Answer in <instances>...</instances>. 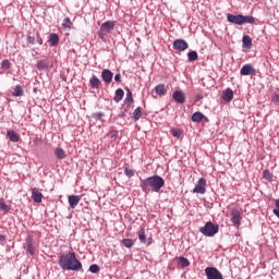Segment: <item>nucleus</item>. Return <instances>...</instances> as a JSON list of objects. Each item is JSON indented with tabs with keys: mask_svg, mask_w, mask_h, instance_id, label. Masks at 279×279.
Returning <instances> with one entry per match:
<instances>
[{
	"mask_svg": "<svg viewBox=\"0 0 279 279\" xmlns=\"http://www.w3.org/2000/svg\"><path fill=\"white\" fill-rule=\"evenodd\" d=\"M162 186H165V179L157 174L141 180L140 183V187L145 195H149L151 191L153 193H160V189H162Z\"/></svg>",
	"mask_w": 279,
	"mask_h": 279,
	"instance_id": "obj_1",
	"label": "nucleus"
},
{
	"mask_svg": "<svg viewBox=\"0 0 279 279\" xmlns=\"http://www.w3.org/2000/svg\"><path fill=\"white\" fill-rule=\"evenodd\" d=\"M59 267L66 271H82V262L77 259L75 252L61 254L58 262Z\"/></svg>",
	"mask_w": 279,
	"mask_h": 279,
	"instance_id": "obj_2",
	"label": "nucleus"
},
{
	"mask_svg": "<svg viewBox=\"0 0 279 279\" xmlns=\"http://www.w3.org/2000/svg\"><path fill=\"white\" fill-rule=\"evenodd\" d=\"M219 232V225L213 223V221H208L204 227L199 229V233L204 234V236H215Z\"/></svg>",
	"mask_w": 279,
	"mask_h": 279,
	"instance_id": "obj_3",
	"label": "nucleus"
},
{
	"mask_svg": "<svg viewBox=\"0 0 279 279\" xmlns=\"http://www.w3.org/2000/svg\"><path fill=\"white\" fill-rule=\"evenodd\" d=\"M243 217L241 216V211L236 208L231 210V222L235 228L241 226V220Z\"/></svg>",
	"mask_w": 279,
	"mask_h": 279,
	"instance_id": "obj_4",
	"label": "nucleus"
},
{
	"mask_svg": "<svg viewBox=\"0 0 279 279\" xmlns=\"http://www.w3.org/2000/svg\"><path fill=\"white\" fill-rule=\"evenodd\" d=\"M36 68L38 69V71H47L49 69H53V61H51L50 59L39 60L37 61Z\"/></svg>",
	"mask_w": 279,
	"mask_h": 279,
	"instance_id": "obj_5",
	"label": "nucleus"
},
{
	"mask_svg": "<svg viewBox=\"0 0 279 279\" xmlns=\"http://www.w3.org/2000/svg\"><path fill=\"white\" fill-rule=\"evenodd\" d=\"M193 193H197L199 195H204L206 193V179L201 178L195 187L193 189Z\"/></svg>",
	"mask_w": 279,
	"mask_h": 279,
	"instance_id": "obj_6",
	"label": "nucleus"
},
{
	"mask_svg": "<svg viewBox=\"0 0 279 279\" xmlns=\"http://www.w3.org/2000/svg\"><path fill=\"white\" fill-rule=\"evenodd\" d=\"M172 47L175 51H186L189 49V43L184 39H175Z\"/></svg>",
	"mask_w": 279,
	"mask_h": 279,
	"instance_id": "obj_7",
	"label": "nucleus"
},
{
	"mask_svg": "<svg viewBox=\"0 0 279 279\" xmlns=\"http://www.w3.org/2000/svg\"><path fill=\"white\" fill-rule=\"evenodd\" d=\"M227 20L229 23H232L233 25H243V14H231L229 13L227 15Z\"/></svg>",
	"mask_w": 279,
	"mask_h": 279,
	"instance_id": "obj_8",
	"label": "nucleus"
},
{
	"mask_svg": "<svg viewBox=\"0 0 279 279\" xmlns=\"http://www.w3.org/2000/svg\"><path fill=\"white\" fill-rule=\"evenodd\" d=\"M138 240L144 245H151V239H147V235L145 234V228H141L137 232Z\"/></svg>",
	"mask_w": 279,
	"mask_h": 279,
	"instance_id": "obj_9",
	"label": "nucleus"
},
{
	"mask_svg": "<svg viewBox=\"0 0 279 279\" xmlns=\"http://www.w3.org/2000/svg\"><path fill=\"white\" fill-rule=\"evenodd\" d=\"M241 75H256V69L252 64H244L240 70Z\"/></svg>",
	"mask_w": 279,
	"mask_h": 279,
	"instance_id": "obj_10",
	"label": "nucleus"
},
{
	"mask_svg": "<svg viewBox=\"0 0 279 279\" xmlns=\"http://www.w3.org/2000/svg\"><path fill=\"white\" fill-rule=\"evenodd\" d=\"M172 99H174L175 104H185L186 96L182 93V90H174L172 94Z\"/></svg>",
	"mask_w": 279,
	"mask_h": 279,
	"instance_id": "obj_11",
	"label": "nucleus"
},
{
	"mask_svg": "<svg viewBox=\"0 0 279 279\" xmlns=\"http://www.w3.org/2000/svg\"><path fill=\"white\" fill-rule=\"evenodd\" d=\"M221 99L226 101L227 104H230L234 99V92H232L231 88H227L222 92Z\"/></svg>",
	"mask_w": 279,
	"mask_h": 279,
	"instance_id": "obj_12",
	"label": "nucleus"
},
{
	"mask_svg": "<svg viewBox=\"0 0 279 279\" xmlns=\"http://www.w3.org/2000/svg\"><path fill=\"white\" fill-rule=\"evenodd\" d=\"M114 76V74L112 73V71L108 70V69H105L102 70L101 72V77H102V81L106 83V84H110V82H112V77Z\"/></svg>",
	"mask_w": 279,
	"mask_h": 279,
	"instance_id": "obj_13",
	"label": "nucleus"
},
{
	"mask_svg": "<svg viewBox=\"0 0 279 279\" xmlns=\"http://www.w3.org/2000/svg\"><path fill=\"white\" fill-rule=\"evenodd\" d=\"M101 32H106L107 34H110L114 29V22L113 21H107L101 24L100 26Z\"/></svg>",
	"mask_w": 279,
	"mask_h": 279,
	"instance_id": "obj_14",
	"label": "nucleus"
},
{
	"mask_svg": "<svg viewBox=\"0 0 279 279\" xmlns=\"http://www.w3.org/2000/svg\"><path fill=\"white\" fill-rule=\"evenodd\" d=\"M32 198L35 202V204H40L43 202V193L38 191V189L33 187L32 189Z\"/></svg>",
	"mask_w": 279,
	"mask_h": 279,
	"instance_id": "obj_15",
	"label": "nucleus"
},
{
	"mask_svg": "<svg viewBox=\"0 0 279 279\" xmlns=\"http://www.w3.org/2000/svg\"><path fill=\"white\" fill-rule=\"evenodd\" d=\"M99 86H101V81L99 80V77H97V75H93L89 78V87L94 89H98Z\"/></svg>",
	"mask_w": 279,
	"mask_h": 279,
	"instance_id": "obj_16",
	"label": "nucleus"
},
{
	"mask_svg": "<svg viewBox=\"0 0 279 279\" xmlns=\"http://www.w3.org/2000/svg\"><path fill=\"white\" fill-rule=\"evenodd\" d=\"M82 199V197L77 196V195H70L68 198L70 208H76L77 204H80V201Z\"/></svg>",
	"mask_w": 279,
	"mask_h": 279,
	"instance_id": "obj_17",
	"label": "nucleus"
},
{
	"mask_svg": "<svg viewBox=\"0 0 279 279\" xmlns=\"http://www.w3.org/2000/svg\"><path fill=\"white\" fill-rule=\"evenodd\" d=\"M50 47H56V45H58V43H60V37L58 36V34L52 33L49 36V40H48Z\"/></svg>",
	"mask_w": 279,
	"mask_h": 279,
	"instance_id": "obj_18",
	"label": "nucleus"
},
{
	"mask_svg": "<svg viewBox=\"0 0 279 279\" xmlns=\"http://www.w3.org/2000/svg\"><path fill=\"white\" fill-rule=\"evenodd\" d=\"M123 97H125V92H123L122 88H118L116 90V95L113 97V101H116V104H119L123 99Z\"/></svg>",
	"mask_w": 279,
	"mask_h": 279,
	"instance_id": "obj_19",
	"label": "nucleus"
},
{
	"mask_svg": "<svg viewBox=\"0 0 279 279\" xmlns=\"http://www.w3.org/2000/svg\"><path fill=\"white\" fill-rule=\"evenodd\" d=\"M206 119V117L204 116V113L196 111L192 114V121L193 123H202V120Z\"/></svg>",
	"mask_w": 279,
	"mask_h": 279,
	"instance_id": "obj_20",
	"label": "nucleus"
},
{
	"mask_svg": "<svg viewBox=\"0 0 279 279\" xmlns=\"http://www.w3.org/2000/svg\"><path fill=\"white\" fill-rule=\"evenodd\" d=\"M54 156L59 159V160H64V158H66V151H64V149H62V147H57L54 149Z\"/></svg>",
	"mask_w": 279,
	"mask_h": 279,
	"instance_id": "obj_21",
	"label": "nucleus"
},
{
	"mask_svg": "<svg viewBox=\"0 0 279 279\" xmlns=\"http://www.w3.org/2000/svg\"><path fill=\"white\" fill-rule=\"evenodd\" d=\"M177 263L179 267H182L184 269L185 267H189L191 265V262L186 257H178Z\"/></svg>",
	"mask_w": 279,
	"mask_h": 279,
	"instance_id": "obj_22",
	"label": "nucleus"
},
{
	"mask_svg": "<svg viewBox=\"0 0 279 279\" xmlns=\"http://www.w3.org/2000/svg\"><path fill=\"white\" fill-rule=\"evenodd\" d=\"M156 95L163 96L167 95V88L165 87V84H159L155 87Z\"/></svg>",
	"mask_w": 279,
	"mask_h": 279,
	"instance_id": "obj_23",
	"label": "nucleus"
},
{
	"mask_svg": "<svg viewBox=\"0 0 279 279\" xmlns=\"http://www.w3.org/2000/svg\"><path fill=\"white\" fill-rule=\"evenodd\" d=\"M243 47L246 49H252V38L248 35H244L242 38Z\"/></svg>",
	"mask_w": 279,
	"mask_h": 279,
	"instance_id": "obj_24",
	"label": "nucleus"
},
{
	"mask_svg": "<svg viewBox=\"0 0 279 279\" xmlns=\"http://www.w3.org/2000/svg\"><path fill=\"white\" fill-rule=\"evenodd\" d=\"M7 136L10 138L12 143H19V134L15 131H8Z\"/></svg>",
	"mask_w": 279,
	"mask_h": 279,
	"instance_id": "obj_25",
	"label": "nucleus"
},
{
	"mask_svg": "<svg viewBox=\"0 0 279 279\" xmlns=\"http://www.w3.org/2000/svg\"><path fill=\"white\" fill-rule=\"evenodd\" d=\"M23 87L21 85H16L14 90L12 92L13 97H23Z\"/></svg>",
	"mask_w": 279,
	"mask_h": 279,
	"instance_id": "obj_26",
	"label": "nucleus"
},
{
	"mask_svg": "<svg viewBox=\"0 0 279 279\" xmlns=\"http://www.w3.org/2000/svg\"><path fill=\"white\" fill-rule=\"evenodd\" d=\"M254 16L250 15H242V25H245V23H248L250 25H254Z\"/></svg>",
	"mask_w": 279,
	"mask_h": 279,
	"instance_id": "obj_27",
	"label": "nucleus"
},
{
	"mask_svg": "<svg viewBox=\"0 0 279 279\" xmlns=\"http://www.w3.org/2000/svg\"><path fill=\"white\" fill-rule=\"evenodd\" d=\"M141 117H143V111L141 110V107H137V108L133 111L132 119H134V121H138V120L141 119Z\"/></svg>",
	"mask_w": 279,
	"mask_h": 279,
	"instance_id": "obj_28",
	"label": "nucleus"
},
{
	"mask_svg": "<svg viewBox=\"0 0 279 279\" xmlns=\"http://www.w3.org/2000/svg\"><path fill=\"white\" fill-rule=\"evenodd\" d=\"M134 101V97L132 96V92L130 89L126 90V97L124 99L125 106H130Z\"/></svg>",
	"mask_w": 279,
	"mask_h": 279,
	"instance_id": "obj_29",
	"label": "nucleus"
},
{
	"mask_svg": "<svg viewBox=\"0 0 279 279\" xmlns=\"http://www.w3.org/2000/svg\"><path fill=\"white\" fill-rule=\"evenodd\" d=\"M62 26L64 29H71V27H73V22H71V19L64 17Z\"/></svg>",
	"mask_w": 279,
	"mask_h": 279,
	"instance_id": "obj_30",
	"label": "nucleus"
},
{
	"mask_svg": "<svg viewBox=\"0 0 279 279\" xmlns=\"http://www.w3.org/2000/svg\"><path fill=\"white\" fill-rule=\"evenodd\" d=\"M198 56H197V51L192 50L187 53V59L189 62H195V60H197Z\"/></svg>",
	"mask_w": 279,
	"mask_h": 279,
	"instance_id": "obj_31",
	"label": "nucleus"
},
{
	"mask_svg": "<svg viewBox=\"0 0 279 279\" xmlns=\"http://www.w3.org/2000/svg\"><path fill=\"white\" fill-rule=\"evenodd\" d=\"M263 175L268 182H274V174L269 170H264Z\"/></svg>",
	"mask_w": 279,
	"mask_h": 279,
	"instance_id": "obj_32",
	"label": "nucleus"
},
{
	"mask_svg": "<svg viewBox=\"0 0 279 279\" xmlns=\"http://www.w3.org/2000/svg\"><path fill=\"white\" fill-rule=\"evenodd\" d=\"M122 244L124 245V247H134V240L132 239H124L122 240Z\"/></svg>",
	"mask_w": 279,
	"mask_h": 279,
	"instance_id": "obj_33",
	"label": "nucleus"
},
{
	"mask_svg": "<svg viewBox=\"0 0 279 279\" xmlns=\"http://www.w3.org/2000/svg\"><path fill=\"white\" fill-rule=\"evenodd\" d=\"M27 252L28 254H31L32 256H34L35 252H36V247H34V244H32V242L27 243Z\"/></svg>",
	"mask_w": 279,
	"mask_h": 279,
	"instance_id": "obj_34",
	"label": "nucleus"
},
{
	"mask_svg": "<svg viewBox=\"0 0 279 279\" xmlns=\"http://www.w3.org/2000/svg\"><path fill=\"white\" fill-rule=\"evenodd\" d=\"M124 173H125L126 178H134L135 171H134V169L125 168Z\"/></svg>",
	"mask_w": 279,
	"mask_h": 279,
	"instance_id": "obj_35",
	"label": "nucleus"
},
{
	"mask_svg": "<svg viewBox=\"0 0 279 279\" xmlns=\"http://www.w3.org/2000/svg\"><path fill=\"white\" fill-rule=\"evenodd\" d=\"M171 133H172V136H174V138H180V136H182V130L180 129H173Z\"/></svg>",
	"mask_w": 279,
	"mask_h": 279,
	"instance_id": "obj_36",
	"label": "nucleus"
},
{
	"mask_svg": "<svg viewBox=\"0 0 279 279\" xmlns=\"http://www.w3.org/2000/svg\"><path fill=\"white\" fill-rule=\"evenodd\" d=\"M99 269H100L99 265H97V264H93L89 266L90 274H98Z\"/></svg>",
	"mask_w": 279,
	"mask_h": 279,
	"instance_id": "obj_37",
	"label": "nucleus"
},
{
	"mask_svg": "<svg viewBox=\"0 0 279 279\" xmlns=\"http://www.w3.org/2000/svg\"><path fill=\"white\" fill-rule=\"evenodd\" d=\"M0 210H3L4 213H10V205L1 202L0 203Z\"/></svg>",
	"mask_w": 279,
	"mask_h": 279,
	"instance_id": "obj_38",
	"label": "nucleus"
},
{
	"mask_svg": "<svg viewBox=\"0 0 279 279\" xmlns=\"http://www.w3.org/2000/svg\"><path fill=\"white\" fill-rule=\"evenodd\" d=\"M117 136H119V131H111L109 132V137L114 141V138H117Z\"/></svg>",
	"mask_w": 279,
	"mask_h": 279,
	"instance_id": "obj_39",
	"label": "nucleus"
},
{
	"mask_svg": "<svg viewBox=\"0 0 279 279\" xmlns=\"http://www.w3.org/2000/svg\"><path fill=\"white\" fill-rule=\"evenodd\" d=\"M26 41L28 43V45H34V43H36V37L27 36Z\"/></svg>",
	"mask_w": 279,
	"mask_h": 279,
	"instance_id": "obj_40",
	"label": "nucleus"
},
{
	"mask_svg": "<svg viewBox=\"0 0 279 279\" xmlns=\"http://www.w3.org/2000/svg\"><path fill=\"white\" fill-rule=\"evenodd\" d=\"M1 66L2 69H5V70L10 69V61L3 60L1 63Z\"/></svg>",
	"mask_w": 279,
	"mask_h": 279,
	"instance_id": "obj_41",
	"label": "nucleus"
},
{
	"mask_svg": "<svg viewBox=\"0 0 279 279\" xmlns=\"http://www.w3.org/2000/svg\"><path fill=\"white\" fill-rule=\"evenodd\" d=\"M101 117H104V112H96L93 114L94 119H101Z\"/></svg>",
	"mask_w": 279,
	"mask_h": 279,
	"instance_id": "obj_42",
	"label": "nucleus"
},
{
	"mask_svg": "<svg viewBox=\"0 0 279 279\" xmlns=\"http://www.w3.org/2000/svg\"><path fill=\"white\" fill-rule=\"evenodd\" d=\"M106 31H101L98 33V36L100 38V40H104L106 38V34H105Z\"/></svg>",
	"mask_w": 279,
	"mask_h": 279,
	"instance_id": "obj_43",
	"label": "nucleus"
},
{
	"mask_svg": "<svg viewBox=\"0 0 279 279\" xmlns=\"http://www.w3.org/2000/svg\"><path fill=\"white\" fill-rule=\"evenodd\" d=\"M114 82L121 83V74L120 73L114 75Z\"/></svg>",
	"mask_w": 279,
	"mask_h": 279,
	"instance_id": "obj_44",
	"label": "nucleus"
},
{
	"mask_svg": "<svg viewBox=\"0 0 279 279\" xmlns=\"http://www.w3.org/2000/svg\"><path fill=\"white\" fill-rule=\"evenodd\" d=\"M37 43L38 45H43V37H40V35L37 34Z\"/></svg>",
	"mask_w": 279,
	"mask_h": 279,
	"instance_id": "obj_45",
	"label": "nucleus"
},
{
	"mask_svg": "<svg viewBox=\"0 0 279 279\" xmlns=\"http://www.w3.org/2000/svg\"><path fill=\"white\" fill-rule=\"evenodd\" d=\"M276 210H279V198L275 201Z\"/></svg>",
	"mask_w": 279,
	"mask_h": 279,
	"instance_id": "obj_46",
	"label": "nucleus"
},
{
	"mask_svg": "<svg viewBox=\"0 0 279 279\" xmlns=\"http://www.w3.org/2000/svg\"><path fill=\"white\" fill-rule=\"evenodd\" d=\"M272 214L276 215L279 218V210L278 209H272Z\"/></svg>",
	"mask_w": 279,
	"mask_h": 279,
	"instance_id": "obj_47",
	"label": "nucleus"
},
{
	"mask_svg": "<svg viewBox=\"0 0 279 279\" xmlns=\"http://www.w3.org/2000/svg\"><path fill=\"white\" fill-rule=\"evenodd\" d=\"M3 241H5V236H4V235H2V234H0V244H2V243H3Z\"/></svg>",
	"mask_w": 279,
	"mask_h": 279,
	"instance_id": "obj_48",
	"label": "nucleus"
},
{
	"mask_svg": "<svg viewBox=\"0 0 279 279\" xmlns=\"http://www.w3.org/2000/svg\"><path fill=\"white\" fill-rule=\"evenodd\" d=\"M276 101H279V96L276 97Z\"/></svg>",
	"mask_w": 279,
	"mask_h": 279,
	"instance_id": "obj_49",
	"label": "nucleus"
}]
</instances>
